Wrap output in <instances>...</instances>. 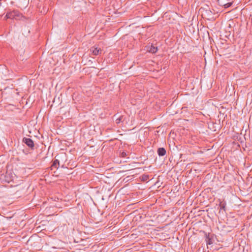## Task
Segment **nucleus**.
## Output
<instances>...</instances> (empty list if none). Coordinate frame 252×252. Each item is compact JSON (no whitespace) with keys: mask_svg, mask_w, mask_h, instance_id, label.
<instances>
[{"mask_svg":"<svg viewBox=\"0 0 252 252\" xmlns=\"http://www.w3.org/2000/svg\"><path fill=\"white\" fill-rule=\"evenodd\" d=\"M21 17V14L18 10H13L12 11H10L7 12L6 15H5L4 19H18L20 18Z\"/></svg>","mask_w":252,"mask_h":252,"instance_id":"obj_1","label":"nucleus"},{"mask_svg":"<svg viewBox=\"0 0 252 252\" xmlns=\"http://www.w3.org/2000/svg\"><path fill=\"white\" fill-rule=\"evenodd\" d=\"M23 142L25 143L29 148L33 149L34 147L33 141L29 138L24 137L23 139Z\"/></svg>","mask_w":252,"mask_h":252,"instance_id":"obj_2","label":"nucleus"},{"mask_svg":"<svg viewBox=\"0 0 252 252\" xmlns=\"http://www.w3.org/2000/svg\"><path fill=\"white\" fill-rule=\"evenodd\" d=\"M90 51L94 56H97L101 54L102 51L100 48L95 47L94 46L91 47Z\"/></svg>","mask_w":252,"mask_h":252,"instance_id":"obj_3","label":"nucleus"},{"mask_svg":"<svg viewBox=\"0 0 252 252\" xmlns=\"http://www.w3.org/2000/svg\"><path fill=\"white\" fill-rule=\"evenodd\" d=\"M219 4L220 5L223 6L225 8H228L231 6L232 4V2H227V3H225V1L222 0H217Z\"/></svg>","mask_w":252,"mask_h":252,"instance_id":"obj_4","label":"nucleus"},{"mask_svg":"<svg viewBox=\"0 0 252 252\" xmlns=\"http://www.w3.org/2000/svg\"><path fill=\"white\" fill-rule=\"evenodd\" d=\"M158 154L159 156H163L166 154V150L164 148H159L158 149Z\"/></svg>","mask_w":252,"mask_h":252,"instance_id":"obj_5","label":"nucleus"},{"mask_svg":"<svg viewBox=\"0 0 252 252\" xmlns=\"http://www.w3.org/2000/svg\"><path fill=\"white\" fill-rule=\"evenodd\" d=\"M219 206L220 207V210H223L224 211H225L226 203L225 202L220 201Z\"/></svg>","mask_w":252,"mask_h":252,"instance_id":"obj_6","label":"nucleus"},{"mask_svg":"<svg viewBox=\"0 0 252 252\" xmlns=\"http://www.w3.org/2000/svg\"><path fill=\"white\" fill-rule=\"evenodd\" d=\"M59 164H60L59 163V160L58 159H56L54 161V162H53V164L52 165V167H55V168H58V166L59 165Z\"/></svg>","mask_w":252,"mask_h":252,"instance_id":"obj_7","label":"nucleus"},{"mask_svg":"<svg viewBox=\"0 0 252 252\" xmlns=\"http://www.w3.org/2000/svg\"><path fill=\"white\" fill-rule=\"evenodd\" d=\"M158 51V48L153 46H151L149 52L152 53H155Z\"/></svg>","mask_w":252,"mask_h":252,"instance_id":"obj_8","label":"nucleus"},{"mask_svg":"<svg viewBox=\"0 0 252 252\" xmlns=\"http://www.w3.org/2000/svg\"><path fill=\"white\" fill-rule=\"evenodd\" d=\"M149 176L148 175L143 174L140 177V179L142 181H145L148 180Z\"/></svg>","mask_w":252,"mask_h":252,"instance_id":"obj_9","label":"nucleus"},{"mask_svg":"<svg viewBox=\"0 0 252 252\" xmlns=\"http://www.w3.org/2000/svg\"><path fill=\"white\" fill-rule=\"evenodd\" d=\"M206 241L207 245H211L213 243L212 239L209 237V235L206 236Z\"/></svg>","mask_w":252,"mask_h":252,"instance_id":"obj_10","label":"nucleus"},{"mask_svg":"<svg viewBox=\"0 0 252 252\" xmlns=\"http://www.w3.org/2000/svg\"><path fill=\"white\" fill-rule=\"evenodd\" d=\"M123 116H120L119 118H117L115 120L116 123L117 124H120L121 122L123 121Z\"/></svg>","mask_w":252,"mask_h":252,"instance_id":"obj_11","label":"nucleus"}]
</instances>
